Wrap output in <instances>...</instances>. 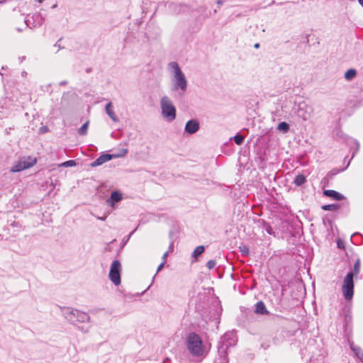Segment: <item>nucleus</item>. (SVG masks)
I'll return each mask as SVG.
<instances>
[{"instance_id": "412c9836", "label": "nucleus", "mask_w": 363, "mask_h": 363, "mask_svg": "<svg viewBox=\"0 0 363 363\" xmlns=\"http://www.w3.org/2000/svg\"><path fill=\"white\" fill-rule=\"evenodd\" d=\"M359 270H360V262L359 259H357L354 263L353 272H352L353 273V277L354 275H357L359 273Z\"/></svg>"}, {"instance_id": "c85d7f7f", "label": "nucleus", "mask_w": 363, "mask_h": 363, "mask_svg": "<svg viewBox=\"0 0 363 363\" xmlns=\"http://www.w3.org/2000/svg\"><path fill=\"white\" fill-rule=\"evenodd\" d=\"M167 257V252H165V253L163 255V256H162V259H163V262H164L166 261Z\"/></svg>"}, {"instance_id": "0eeeda50", "label": "nucleus", "mask_w": 363, "mask_h": 363, "mask_svg": "<svg viewBox=\"0 0 363 363\" xmlns=\"http://www.w3.org/2000/svg\"><path fill=\"white\" fill-rule=\"evenodd\" d=\"M122 266L118 260H114L111 264L108 277L110 280L116 285L121 284V274Z\"/></svg>"}, {"instance_id": "f3484780", "label": "nucleus", "mask_w": 363, "mask_h": 363, "mask_svg": "<svg viewBox=\"0 0 363 363\" xmlns=\"http://www.w3.org/2000/svg\"><path fill=\"white\" fill-rule=\"evenodd\" d=\"M306 177L303 174H298L296 177L295 179H294V184L296 185V186H301L302 184H303L305 182H306Z\"/></svg>"}, {"instance_id": "cd10ccee", "label": "nucleus", "mask_w": 363, "mask_h": 363, "mask_svg": "<svg viewBox=\"0 0 363 363\" xmlns=\"http://www.w3.org/2000/svg\"><path fill=\"white\" fill-rule=\"evenodd\" d=\"M164 262H162V263L158 266V267H157V272L160 271V270L162 269V267H163V266H164Z\"/></svg>"}, {"instance_id": "f8f14e48", "label": "nucleus", "mask_w": 363, "mask_h": 363, "mask_svg": "<svg viewBox=\"0 0 363 363\" xmlns=\"http://www.w3.org/2000/svg\"><path fill=\"white\" fill-rule=\"evenodd\" d=\"M123 199L122 194L116 191L111 193V197L106 201L108 204L111 207H114V204L116 202H119Z\"/></svg>"}, {"instance_id": "423d86ee", "label": "nucleus", "mask_w": 363, "mask_h": 363, "mask_svg": "<svg viewBox=\"0 0 363 363\" xmlns=\"http://www.w3.org/2000/svg\"><path fill=\"white\" fill-rule=\"evenodd\" d=\"M36 164V159L31 157L20 158L11 167V172H18L28 169Z\"/></svg>"}, {"instance_id": "1a4fd4ad", "label": "nucleus", "mask_w": 363, "mask_h": 363, "mask_svg": "<svg viewBox=\"0 0 363 363\" xmlns=\"http://www.w3.org/2000/svg\"><path fill=\"white\" fill-rule=\"evenodd\" d=\"M236 342H237L236 335L233 332L226 333L221 337L222 345L220 347V349L225 350L229 347L235 345L236 344Z\"/></svg>"}, {"instance_id": "ddd939ff", "label": "nucleus", "mask_w": 363, "mask_h": 363, "mask_svg": "<svg viewBox=\"0 0 363 363\" xmlns=\"http://www.w3.org/2000/svg\"><path fill=\"white\" fill-rule=\"evenodd\" d=\"M106 112L108 114V116L112 119L113 121H118V118L113 111V104L111 102H109L106 104Z\"/></svg>"}, {"instance_id": "7c9ffc66", "label": "nucleus", "mask_w": 363, "mask_h": 363, "mask_svg": "<svg viewBox=\"0 0 363 363\" xmlns=\"http://www.w3.org/2000/svg\"><path fill=\"white\" fill-rule=\"evenodd\" d=\"M358 1L363 6V0H358Z\"/></svg>"}, {"instance_id": "2f4dec72", "label": "nucleus", "mask_w": 363, "mask_h": 363, "mask_svg": "<svg viewBox=\"0 0 363 363\" xmlns=\"http://www.w3.org/2000/svg\"><path fill=\"white\" fill-rule=\"evenodd\" d=\"M106 216H105L104 217L99 218V219L104 220L106 219Z\"/></svg>"}, {"instance_id": "20e7f679", "label": "nucleus", "mask_w": 363, "mask_h": 363, "mask_svg": "<svg viewBox=\"0 0 363 363\" xmlns=\"http://www.w3.org/2000/svg\"><path fill=\"white\" fill-rule=\"evenodd\" d=\"M62 313L70 322L85 323L89 320V316L87 313L70 308H64Z\"/></svg>"}, {"instance_id": "b1692460", "label": "nucleus", "mask_w": 363, "mask_h": 363, "mask_svg": "<svg viewBox=\"0 0 363 363\" xmlns=\"http://www.w3.org/2000/svg\"><path fill=\"white\" fill-rule=\"evenodd\" d=\"M239 250L240 252L244 255H249V248L246 245H241L239 247Z\"/></svg>"}, {"instance_id": "9b49d317", "label": "nucleus", "mask_w": 363, "mask_h": 363, "mask_svg": "<svg viewBox=\"0 0 363 363\" xmlns=\"http://www.w3.org/2000/svg\"><path fill=\"white\" fill-rule=\"evenodd\" d=\"M323 194L325 196L330 197L335 201H341L345 199V196L339 192L334 190H325Z\"/></svg>"}, {"instance_id": "aec40b11", "label": "nucleus", "mask_w": 363, "mask_h": 363, "mask_svg": "<svg viewBox=\"0 0 363 363\" xmlns=\"http://www.w3.org/2000/svg\"><path fill=\"white\" fill-rule=\"evenodd\" d=\"M89 127V122H86L79 129L78 133L79 135H84L87 133V130Z\"/></svg>"}, {"instance_id": "f257e3e1", "label": "nucleus", "mask_w": 363, "mask_h": 363, "mask_svg": "<svg viewBox=\"0 0 363 363\" xmlns=\"http://www.w3.org/2000/svg\"><path fill=\"white\" fill-rule=\"evenodd\" d=\"M186 346L189 353L194 357H203L208 352L207 345L204 344L200 335L194 332L187 335Z\"/></svg>"}, {"instance_id": "6e6552de", "label": "nucleus", "mask_w": 363, "mask_h": 363, "mask_svg": "<svg viewBox=\"0 0 363 363\" xmlns=\"http://www.w3.org/2000/svg\"><path fill=\"white\" fill-rule=\"evenodd\" d=\"M128 153V150L126 149H123L121 151V153L118 155H109V154H104L101 155L99 157H98L95 161L93 162L91 164L92 167H96L101 165L102 164L111 160L113 157H124Z\"/></svg>"}, {"instance_id": "2eb2a0df", "label": "nucleus", "mask_w": 363, "mask_h": 363, "mask_svg": "<svg viewBox=\"0 0 363 363\" xmlns=\"http://www.w3.org/2000/svg\"><path fill=\"white\" fill-rule=\"evenodd\" d=\"M255 312L257 314H268L269 312L266 308L264 303L262 301H259L255 306Z\"/></svg>"}, {"instance_id": "6ab92c4d", "label": "nucleus", "mask_w": 363, "mask_h": 363, "mask_svg": "<svg viewBox=\"0 0 363 363\" xmlns=\"http://www.w3.org/2000/svg\"><path fill=\"white\" fill-rule=\"evenodd\" d=\"M322 208L325 211H336L339 208V205L337 204H328L324 205L322 206Z\"/></svg>"}, {"instance_id": "7ed1b4c3", "label": "nucleus", "mask_w": 363, "mask_h": 363, "mask_svg": "<svg viewBox=\"0 0 363 363\" xmlns=\"http://www.w3.org/2000/svg\"><path fill=\"white\" fill-rule=\"evenodd\" d=\"M160 106L163 117L168 121H172L176 117V108L171 99L167 96H162Z\"/></svg>"}, {"instance_id": "393cba45", "label": "nucleus", "mask_w": 363, "mask_h": 363, "mask_svg": "<svg viewBox=\"0 0 363 363\" xmlns=\"http://www.w3.org/2000/svg\"><path fill=\"white\" fill-rule=\"evenodd\" d=\"M244 140V137L240 135H236L234 137V141L237 145H241Z\"/></svg>"}, {"instance_id": "5701e85b", "label": "nucleus", "mask_w": 363, "mask_h": 363, "mask_svg": "<svg viewBox=\"0 0 363 363\" xmlns=\"http://www.w3.org/2000/svg\"><path fill=\"white\" fill-rule=\"evenodd\" d=\"M76 165V162L74 160H68L67 162H62L60 164V167H74Z\"/></svg>"}, {"instance_id": "c756f323", "label": "nucleus", "mask_w": 363, "mask_h": 363, "mask_svg": "<svg viewBox=\"0 0 363 363\" xmlns=\"http://www.w3.org/2000/svg\"><path fill=\"white\" fill-rule=\"evenodd\" d=\"M255 48H259V43H256V44L255 45Z\"/></svg>"}, {"instance_id": "f03ea898", "label": "nucleus", "mask_w": 363, "mask_h": 363, "mask_svg": "<svg viewBox=\"0 0 363 363\" xmlns=\"http://www.w3.org/2000/svg\"><path fill=\"white\" fill-rule=\"evenodd\" d=\"M169 68L172 69V90H180L182 93L185 92L187 89V80L184 74L179 68L178 64L175 62H172L169 64Z\"/></svg>"}, {"instance_id": "bb28decb", "label": "nucleus", "mask_w": 363, "mask_h": 363, "mask_svg": "<svg viewBox=\"0 0 363 363\" xmlns=\"http://www.w3.org/2000/svg\"><path fill=\"white\" fill-rule=\"evenodd\" d=\"M302 118L304 121L308 120L310 118V113L302 116Z\"/></svg>"}, {"instance_id": "39448f33", "label": "nucleus", "mask_w": 363, "mask_h": 363, "mask_svg": "<svg viewBox=\"0 0 363 363\" xmlns=\"http://www.w3.org/2000/svg\"><path fill=\"white\" fill-rule=\"evenodd\" d=\"M353 273L349 272L345 277L342 286V292L346 300H351L354 295V280Z\"/></svg>"}, {"instance_id": "4468645a", "label": "nucleus", "mask_w": 363, "mask_h": 363, "mask_svg": "<svg viewBox=\"0 0 363 363\" xmlns=\"http://www.w3.org/2000/svg\"><path fill=\"white\" fill-rule=\"evenodd\" d=\"M350 345L351 350L354 352V354L363 362V351L353 342H350Z\"/></svg>"}, {"instance_id": "dca6fc26", "label": "nucleus", "mask_w": 363, "mask_h": 363, "mask_svg": "<svg viewBox=\"0 0 363 363\" xmlns=\"http://www.w3.org/2000/svg\"><path fill=\"white\" fill-rule=\"evenodd\" d=\"M357 75V71L354 69H350L345 73V79L347 81L352 80Z\"/></svg>"}, {"instance_id": "9d476101", "label": "nucleus", "mask_w": 363, "mask_h": 363, "mask_svg": "<svg viewBox=\"0 0 363 363\" xmlns=\"http://www.w3.org/2000/svg\"><path fill=\"white\" fill-rule=\"evenodd\" d=\"M199 128V124L196 120L189 121L185 126V130L190 134L196 133Z\"/></svg>"}, {"instance_id": "a211bd4d", "label": "nucleus", "mask_w": 363, "mask_h": 363, "mask_svg": "<svg viewBox=\"0 0 363 363\" xmlns=\"http://www.w3.org/2000/svg\"><path fill=\"white\" fill-rule=\"evenodd\" d=\"M277 129L283 133H287L289 130V125L286 122L279 123Z\"/></svg>"}, {"instance_id": "4be33fe9", "label": "nucleus", "mask_w": 363, "mask_h": 363, "mask_svg": "<svg viewBox=\"0 0 363 363\" xmlns=\"http://www.w3.org/2000/svg\"><path fill=\"white\" fill-rule=\"evenodd\" d=\"M203 251H204L203 246H199L194 251L193 256L195 257H198L199 255H201L203 252Z\"/></svg>"}, {"instance_id": "473e14b6", "label": "nucleus", "mask_w": 363, "mask_h": 363, "mask_svg": "<svg viewBox=\"0 0 363 363\" xmlns=\"http://www.w3.org/2000/svg\"><path fill=\"white\" fill-rule=\"evenodd\" d=\"M337 245H338V247H341V244H340V242L337 243Z\"/></svg>"}, {"instance_id": "a878e982", "label": "nucleus", "mask_w": 363, "mask_h": 363, "mask_svg": "<svg viewBox=\"0 0 363 363\" xmlns=\"http://www.w3.org/2000/svg\"><path fill=\"white\" fill-rule=\"evenodd\" d=\"M216 264V263L214 260H209L207 262L206 266L208 269H211L215 267Z\"/></svg>"}]
</instances>
